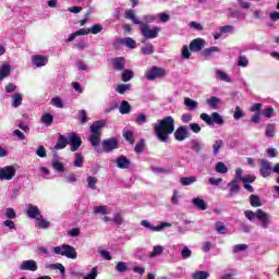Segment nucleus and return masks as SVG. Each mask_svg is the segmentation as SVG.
<instances>
[{
	"instance_id": "30",
	"label": "nucleus",
	"mask_w": 279,
	"mask_h": 279,
	"mask_svg": "<svg viewBox=\"0 0 279 279\" xmlns=\"http://www.w3.org/2000/svg\"><path fill=\"white\" fill-rule=\"evenodd\" d=\"M184 106H186V108H189V110H197L199 102L186 97V98H184Z\"/></svg>"
},
{
	"instance_id": "9",
	"label": "nucleus",
	"mask_w": 279,
	"mask_h": 279,
	"mask_svg": "<svg viewBox=\"0 0 279 279\" xmlns=\"http://www.w3.org/2000/svg\"><path fill=\"white\" fill-rule=\"evenodd\" d=\"M191 136V132H189V128L186 125H181L174 131V138L182 143V141H186Z\"/></svg>"
},
{
	"instance_id": "10",
	"label": "nucleus",
	"mask_w": 279,
	"mask_h": 279,
	"mask_svg": "<svg viewBox=\"0 0 279 279\" xmlns=\"http://www.w3.org/2000/svg\"><path fill=\"white\" fill-rule=\"evenodd\" d=\"M20 271H38V263L34 259L23 260L19 266Z\"/></svg>"
},
{
	"instance_id": "27",
	"label": "nucleus",
	"mask_w": 279,
	"mask_h": 279,
	"mask_svg": "<svg viewBox=\"0 0 279 279\" xmlns=\"http://www.w3.org/2000/svg\"><path fill=\"white\" fill-rule=\"evenodd\" d=\"M113 69H114V71H123V69H125V59L124 58H116L113 60Z\"/></svg>"
},
{
	"instance_id": "15",
	"label": "nucleus",
	"mask_w": 279,
	"mask_h": 279,
	"mask_svg": "<svg viewBox=\"0 0 279 279\" xmlns=\"http://www.w3.org/2000/svg\"><path fill=\"white\" fill-rule=\"evenodd\" d=\"M116 165L118 169H130V167H132V161H130L126 156L121 155L117 158Z\"/></svg>"
},
{
	"instance_id": "11",
	"label": "nucleus",
	"mask_w": 279,
	"mask_h": 279,
	"mask_svg": "<svg viewBox=\"0 0 279 279\" xmlns=\"http://www.w3.org/2000/svg\"><path fill=\"white\" fill-rule=\"evenodd\" d=\"M272 167L271 162L267 159H262L260 160V167H259V173L262 178H269L271 175Z\"/></svg>"
},
{
	"instance_id": "36",
	"label": "nucleus",
	"mask_w": 279,
	"mask_h": 279,
	"mask_svg": "<svg viewBox=\"0 0 279 279\" xmlns=\"http://www.w3.org/2000/svg\"><path fill=\"white\" fill-rule=\"evenodd\" d=\"M215 230H216V232H218V234H228V228L221 221H217L215 223Z\"/></svg>"
},
{
	"instance_id": "4",
	"label": "nucleus",
	"mask_w": 279,
	"mask_h": 279,
	"mask_svg": "<svg viewBox=\"0 0 279 279\" xmlns=\"http://www.w3.org/2000/svg\"><path fill=\"white\" fill-rule=\"evenodd\" d=\"M165 75H167V71L165 69L158 68V66H153L145 73V77H146V80H148V82H153V80H158L160 77H165Z\"/></svg>"
},
{
	"instance_id": "40",
	"label": "nucleus",
	"mask_w": 279,
	"mask_h": 279,
	"mask_svg": "<svg viewBox=\"0 0 279 279\" xmlns=\"http://www.w3.org/2000/svg\"><path fill=\"white\" fill-rule=\"evenodd\" d=\"M23 104V95L21 94H14L12 96V106L13 108H19Z\"/></svg>"
},
{
	"instance_id": "46",
	"label": "nucleus",
	"mask_w": 279,
	"mask_h": 279,
	"mask_svg": "<svg viewBox=\"0 0 279 279\" xmlns=\"http://www.w3.org/2000/svg\"><path fill=\"white\" fill-rule=\"evenodd\" d=\"M265 136H267V138H274V136H276V125L268 124L266 126Z\"/></svg>"
},
{
	"instance_id": "60",
	"label": "nucleus",
	"mask_w": 279,
	"mask_h": 279,
	"mask_svg": "<svg viewBox=\"0 0 279 279\" xmlns=\"http://www.w3.org/2000/svg\"><path fill=\"white\" fill-rule=\"evenodd\" d=\"M7 219H16V211L12 207H8L4 213Z\"/></svg>"
},
{
	"instance_id": "50",
	"label": "nucleus",
	"mask_w": 279,
	"mask_h": 279,
	"mask_svg": "<svg viewBox=\"0 0 279 279\" xmlns=\"http://www.w3.org/2000/svg\"><path fill=\"white\" fill-rule=\"evenodd\" d=\"M243 117H245V112L243 111V109H241V107L236 106L233 112V119L235 121H239L240 119H243Z\"/></svg>"
},
{
	"instance_id": "24",
	"label": "nucleus",
	"mask_w": 279,
	"mask_h": 279,
	"mask_svg": "<svg viewBox=\"0 0 279 279\" xmlns=\"http://www.w3.org/2000/svg\"><path fill=\"white\" fill-rule=\"evenodd\" d=\"M142 45H144V47L141 48V51L144 56H151V53H154L155 49L151 43L146 40V44L142 43Z\"/></svg>"
},
{
	"instance_id": "38",
	"label": "nucleus",
	"mask_w": 279,
	"mask_h": 279,
	"mask_svg": "<svg viewBox=\"0 0 279 279\" xmlns=\"http://www.w3.org/2000/svg\"><path fill=\"white\" fill-rule=\"evenodd\" d=\"M192 278L193 279H208V278H210V274H208L207 271H204V270H197L192 274Z\"/></svg>"
},
{
	"instance_id": "49",
	"label": "nucleus",
	"mask_w": 279,
	"mask_h": 279,
	"mask_svg": "<svg viewBox=\"0 0 279 279\" xmlns=\"http://www.w3.org/2000/svg\"><path fill=\"white\" fill-rule=\"evenodd\" d=\"M94 215H108V207L106 206H95L93 208Z\"/></svg>"
},
{
	"instance_id": "33",
	"label": "nucleus",
	"mask_w": 279,
	"mask_h": 279,
	"mask_svg": "<svg viewBox=\"0 0 279 279\" xmlns=\"http://www.w3.org/2000/svg\"><path fill=\"white\" fill-rule=\"evenodd\" d=\"M220 102L221 100L217 96H213L207 99V106H209V108H213V110H217Z\"/></svg>"
},
{
	"instance_id": "43",
	"label": "nucleus",
	"mask_w": 279,
	"mask_h": 279,
	"mask_svg": "<svg viewBox=\"0 0 279 279\" xmlns=\"http://www.w3.org/2000/svg\"><path fill=\"white\" fill-rule=\"evenodd\" d=\"M215 171L216 173H228V166H226V163H223L222 161H218L216 163V167H215Z\"/></svg>"
},
{
	"instance_id": "44",
	"label": "nucleus",
	"mask_w": 279,
	"mask_h": 279,
	"mask_svg": "<svg viewBox=\"0 0 279 279\" xmlns=\"http://www.w3.org/2000/svg\"><path fill=\"white\" fill-rule=\"evenodd\" d=\"M89 143H92V147H97L99 143H101V134H93L89 136Z\"/></svg>"
},
{
	"instance_id": "2",
	"label": "nucleus",
	"mask_w": 279,
	"mask_h": 279,
	"mask_svg": "<svg viewBox=\"0 0 279 279\" xmlns=\"http://www.w3.org/2000/svg\"><path fill=\"white\" fill-rule=\"evenodd\" d=\"M155 135L160 143H167L169 135L175 132V120L171 116H167L157 123L153 124Z\"/></svg>"
},
{
	"instance_id": "61",
	"label": "nucleus",
	"mask_w": 279,
	"mask_h": 279,
	"mask_svg": "<svg viewBox=\"0 0 279 279\" xmlns=\"http://www.w3.org/2000/svg\"><path fill=\"white\" fill-rule=\"evenodd\" d=\"M49 267H50V269H58L60 271L61 276H64V274H66V269L60 263L51 264Z\"/></svg>"
},
{
	"instance_id": "20",
	"label": "nucleus",
	"mask_w": 279,
	"mask_h": 279,
	"mask_svg": "<svg viewBox=\"0 0 279 279\" xmlns=\"http://www.w3.org/2000/svg\"><path fill=\"white\" fill-rule=\"evenodd\" d=\"M106 126V121L100 120V121H96L90 125V132L92 134H101L100 130L101 128Z\"/></svg>"
},
{
	"instance_id": "25",
	"label": "nucleus",
	"mask_w": 279,
	"mask_h": 279,
	"mask_svg": "<svg viewBox=\"0 0 279 279\" xmlns=\"http://www.w3.org/2000/svg\"><path fill=\"white\" fill-rule=\"evenodd\" d=\"M122 136H123V138H125V141H128V143H130V145H134V143H135L134 131L124 129L122 131Z\"/></svg>"
},
{
	"instance_id": "37",
	"label": "nucleus",
	"mask_w": 279,
	"mask_h": 279,
	"mask_svg": "<svg viewBox=\"0 0 279 279\" xmlns=\"http://www.w3.org/2000/svg\"><path fill=\"white\" fill-rule=\"evenodd\" d=\"M11 68L9 64H3L0 70V82L5 80V77L10 76Z\"/></svg>"
},
{
	"instance_id": "62",
	"label": "nucleus",
	"mask_w": 279,
	"mask_h": 279,
	"mask_svg": "<svg viewBox=\"0 0 279 279\" xmlns=\"http://www.w3.org/2000/svg\"><path fill=\"white\" fill-rule=\"evenodd\" d=\"M192 255H193V251H191V248H189V246H185L181 251V256H182L183 260H186V258H191Z\"/></svg>"
},
{
	"instance_id": "7",
	"label": "nucleus",
	"mask_w": 279,
	"mask_h": 279,
	"mask_svg": "<svg viewBox=\"0 0 279 279\" xmlns=\"http://www.w3.org/2000/svg\"><path fill=\"white\" fill-rule=\"evenodd\" d=\"M257 220L264 230H267L271 226V215L265 213L263 209H257Z\"/></svg>"
},
{
	"instance_id": "5",
	"label": "nucleus",
	"mask_w": 279,
	"mask_h": 279,
	"mask_svg": "<svg viewBox=\"0 0 279 279\" xmlns=\"http://www.w3.org/2000/svg\"><path fill=\"white\" fill-rule=\"evenodd\" d=\"M16 175V168L14 166H5L3 168H0V180H14V177Z\"/></svg>"
},
{
	"instance_id": "54",
	"label": "nucleus",
	"mask_w": 279,
	"mask_h": 279,
	"mask_svg": "<svg viewBox=\"0 0 279 279\" xmlns=\"http://www.w3.org/2000/svg\"><path fill=\"white\" fill-rule=\"evenodd\" d=\"M244 217H246V219H248V221H254V219L258 218V210H256V211L245 210Z\"/></svg>"
},
{
	"instance_id": "59",
	"label": "nucleus",
	"mask_w": 279,
	"mask_h": 279,
	"mask_svg": "<svg viewBox=\"0 0 279 279\" xmlns=\"http://www.w3.org/2000/svg\"><path fill=\"white\" fill-rule=\"evenodd\" d=\"M111 221H113V223H116V226H122L123 225V216L119 213H116V214H113Z\"/></svg>"
},
{
	"instance_id": "34",
	"label": "nucleus",
	"mask_w": 279,
	"mask_h": 279,
	"mask_svg": "<svg viewBox=\"0 0 279 279\" xmlns=\"http://www.w3.org/2000/svg\"><path fill=\"white\" fill-rule=\"evenodd\" d=\"M162 252H165V247L160 245H155L153 251L149 254L150 258H156V256H162Z\"/></svg>"
},
{
	"instance_id": "22",
	"label": "nucleus",
	"mask_w": 279,
	"mask_h": 279,
	"mask_svg": "<svg viewBox=\"0 0 279 279\" xmlns=\"http://www.w3.org/2000/svg\"><path fill=\"white\" fill-rule=\"evenodd\" d=\"M66 145H69V137L66 138V136L60 134L57 144L54 145V149H64Z\"/></svg>"
},
{
	"instance_id": "55",
	"label": "nucleus",
	"mask_w": 279,
	"mask_h": 279,
	"mask_svg": "<svg viewBox=\"0 0 279 279\" xmlns=\"http://www.w3.org/2000/svg\"><path fill=\"white\" fill-rule=\"evenodd\" d=\"M262 114H264L266 119H271V117H276V110L274 107H268L263 110Z\"/></svg>"
},
{
	"instance_id": "23",
	"label": "nucleus",
	"mask_w": 279,
	"mask_h": 279,
	"mask_svg": "<svg viewBox=\"0 0 279 279\" xmlns=\"http://www.w3.org/2000/svg\"><path fill=\"white\" fill-rule=\"evenodd\" d=\"M192 204L198 208V210H206L208 208V205L206 204V201L196 197L192 199Z\"/></svg>"
},
{
	"instance_id": "8",
	"label": "nucleus",
	"mask_w": 279,
	"mask_h": 279,
	"mask_svg": "<svg viewBox=\"0 0 279 279\" xmlns=\"http://www.w3.org/2000/svg\"><path fill=\"white\" fill-rule=\"evenodd\" d=\"M141 226L151 230L153 232H162L165 228H171V222H161L158 226H153L148 220H142Z\"/></svg>"
},
{
	"instance_id": "64",
	"label": "nucleus",
	"mask_w": 279,
	"mask_h": 279,
	"mask_svg": "<svg viewBox=\"0 0 279 279\" xmlns=\"http://www.w3.org/2000/svg\"><path fill=\"white\" fill-rule=\"evenodd\" d=\"M143 149H145V140H141V141L135 145L134 151H135L136 154H143Z\"/></svg>"
},
{
	"instance_id": "41",
	"label": "nucleus",
	"mask_w": 279,
	"mask_h": 279,
	"mask_svg": "<svg viewBox=\"0 0 279 279\" xmlns=\"http://www.w3.org/2000/svg\"><path fill=\"white\" fill-rule=\"evenodd\" d=\"M223 147V141L222 140H216L215 143L213 144V154L214 156H218L219 151Z\"/></svg>"
},
{
	"instance_id": "42",
	"label": "nucleus",
	"mask_w": 279,
	"mask_h": 279,
	"mask_svg": "<svg viewBox=\"0 0 279 279\" xmlns=\"http://www.w3.org/2000/svg\"><path fill=\"white\" fill-rule=\"evenodd\" d=\"M250 204L251 206H253V208H258L260 206H263V203H260V197H258L257 195L252 194L250 196Z\"/></svg>"
},
{
	"instance_id": "1",
	"label": "nucleus",
	"mask_w": 279,
	"mask_h": 279,
	"mask_svg": "<svg viewBox=\"0 0 279 279\" xmlns=\"http://www.w3.org/2000/svg\"><path fill=\"white\" fill-rule=\"evenodd\" d=\"M124 19L132 21L134 25H140V32L143 36L141 43L147 44V40H154V38H158V34L161 32L160 26H154L151 28L149 24L143 23L132 9H129L124 12Z\"/></svg>"
},
{
	"instance_id": "19",
	"label": "nucleus",
	"mask_w": 279,
	"mask_h": 279,
	"mask_svg": "<svg viewBox=\"0 0 279 279\" xmlns=\"http://www.w3.org/2000/svg\"><path fill=\"white\" fill-rule=\"evenodd\" d=\"M229 19H241L242 21H245L247 19V14H245L242 11L234 10V9H229Z\"/></svg>"
},
{
	"instance_id": "58",
	"label": "nucleus",
	"mask_w": 279,
	"mask_h": 279,
	"mask_svg": "<svg viewBox=\"0 0 279 279\" xmlns=\"http://www.w3.org/2000/svg\"><path fill=\"white\" fill-rule=\"evenodd\" d=\"M128 264L124 262H118L116 265V271H119V274H124V271H128Z\"/></svg>"
},
{
	"instance_id": "16",
	"label": "nucleus",
	"mask_w": 279,
	"mask_h": 279,
	"mask_svg": "<svg viewBox=\"0 0 279 279\" xmlns=\"http://www.w3.org/2000/svg\"><path fill=\"white\" fill-rule=\"evenodd\" d=\"M206 46V40L203 38H196L190 43V51H202L203 47Z\"/></svg>"
},
{
	"instance_id": "6",
	"label": "nucleus",
	"mask_w": 279,
	"mask_h": 279,
	"mask_svg": "<svg viewBox=\"0 0 279 279\" xmlns=\"http://www.w3.org/2000/svg\"><path fill=\"white\" fill-rule=\"evenodd\" d=\"M68 145H70L71 151H77L82 147V138L75 132L69 133Z\"/></svg>"
},
{
	"instance_id": "18",
	"label": "nucleus",
	"mask_w": 279,
	"mask_h": 279,
	"mask_svg": "<svg viewBox=\"0 0 279 279\" xmlns=\"http://www.w3.org/2000/svg\"><path fill=\"white\" fill-rule=\"evenodd\" d=\"M191 149L195 151V154H201V151H204L206 149V144L203 142H199L197 140H191Z\"/></svg>"
},
{
	"instance_id": "63",
	"label": "nucleus",
	"mask_w": 279,
	"mask_h": 279,
	"mask_svg": "<svg viewBox=\"0 0 279 279\" xmlns=\"http://www.w3.org/2000/svg\"><path fill=\"white\" fill-rule=\"evenodd\" d=\"M156 21V15L147 14L143 15L142 23H145L146 25H149V23H154Z\"/></svg>"
},
{
	"instance_id": "29",
	"label": "nucleus",
	"mask_w": 279,
	"mask_h": 279,
	"mask_svg": "<svg viewBox=\"0 0 279 279\" xmlns=\"http://www.w3.org/2000/svg\"><path fill=\"white\" fill-rule=\"evenodd\" d=\"M120 43L125 45V47H129V49H136V41L132 37L122 38L120 39Z\"/></svg>"
},
{
	"instance_id": "31",
	"label": "nucleus",
	"mask_w": 279,
	"mask_h": 279,
	"mask_svg": "<svg viewBox=\"0 0 279 279\" xmlns=\"http://www.w3.org/2000/svg\"><path fill=\"white\" fill-rule=\"evenodd\" d=\"M182 186H191L197 182V177H183L180 179Z\"/></svg>"
},
{
	"instance_id": "13",
	"label": "nucleus",
	"mask_w": 279,
	"mask_h": 279,
	"mask_svg": "<svg viewBox=\"0 0 279 279\" xmlns=\"http://www.w3.org/2000/svg\"><path fill=\"white\" fill-rule=\"evenodd\" d=\"M31 60L32 64L37 68L46 66L47 62H49V59L43 54H34L31 57Z\"/></svg>"
},
{
	"instance_id": "32",
	"label": "nucleus",
	"mask_w": 279,
	"mask_h": 279,
	"mask_svg": "<svg viewBox=\"0 0 279 279\" xmlns=\"http://www.w3.org/2000/svg\"><path fill=\"white\" fill-rule=\"evenodd\" d=\"M214 123H216V125H223L225 123L223 117H221L219 112L211 113V125H214Z\"/></svg>"
},
{
	"instance_id": "45",
	"label": "nucleus",
	"mask_w": 279,
	"mask_h": 279,
	"mask_svg": "<svg viewBox=\"0 0 279 279\" xmlns=\"http://www.w3.org/2000/svg\"><path fill=\"white\" fill-rule=\"evenodd\" d=\"M131 89H132V84H120L116 88L117 93H119L120 95H125L126 90H131Z\"/></svg>"
},
{
	"instance_id": "28",
	"label": "nucleus",
	"mask_w": 279,
	"mask_h": 279,
	"mask_svg": "<svg viewBox=\"0 0 279 279\" xmlns=\"http://www.w3.org/2000/svg\"><path fill=\"white\" fill-rule=\"evenodd\" d=\"M120 114H130L132 112V107L130 106V102L126 100H122L120 107H119Z\"/></svg>"
},
{
	"instance_id": "39",
	"label": "nucleus",
	"mask_w": 279,
	"mask_h": 279,
	"mask_svg": "<svg viewBox=\"0 0 279 279\" xmlns=\"http://www.w3.org/2000/svg\"><path fill=\"white\" fill-rule=\"evenodd\" d=\"M219 51H220L219 47L214 46V47L206 48L205 50H203V56H204L206 59H208V58H210V56H213L214 53H217V52H219Z\"/></svg>"
},
{
	"instance_id": "53",
	"label": "nucleus",
	"mask_w": 279,
	"mask_h": 279,
	"mask_svg": "<svg viewBox=\"0 0 279 279\" xmlns=\"http://www.w3.org/2000/svg\"><path fill=\"white\" fill-rule=\"evenodd\" d=\"M248 65H250V60L247 59V57L241 54L238 59V66H242L243 69H245Z\"/></svg>"
},
{
	"instance_id": "52",
	"label": "nucleus",
	"mask_w": 279,
	"mask_h": 279,
	"mask_svg": "<svg viewBox=\"0 0 279 279\" xmlns=\"http://www.w3.org/2000/svg\"><path fill=\"white\" fill-rule=\"evenodd\" d=\"M97 177H87V185L88 189H92V191L97 189Z\"/></svg>"
},
{
	"instance_id": "17",
	"label": "nucleus",
	"mask_w": 279,
	"mask_h": 279,
	"mask_svg": "<svg viewBox=\"0 0 279 279\" xmlns=\"http://www.w3.org/2000/svg\"><path fill=\"white\" fill-rule=\"evenodd\" d=\"M240 184H241V181H236L234 179L228 183L230 197H232V195H236V193H239V191H241Z\"/></svg>"
},
{
	"instance_id": "14",
	"label": "nucleus",
	"mask_w": 279,
	"mask_h": 279,
	"mask_svg": "<svg viewBox=\"0 0 279 279\" xmlns=\"http://www.w3.org/2000/svg\"><path fill=\"white\" fill-rule=\"evenodd\" d=\"M26 215L28 219H37V217L41 216L40 209L36 205H28L26 207Z\"/></svg>"
},
{
	"instance_id": "56",
	"label": "nucleus",
	"mask_w": 279,
	"mask_h": 279,
	"mask_svg": "<svg viewBox=\"0 0 279 279\" xmlns=\"http://www.w3.org/2000/svg\"><path fill=\"white\" fill-rule=\"evenodd\" d=\"M89 29V34H101L104 32V26L101 24H94Z\"/></svg>"
},
{
	"instance_id": "47",
	"label": "nucleus",
	"mask_w": 279,
	"mask_h": 279,
	"mask_svg": "<svg viewBox=\"0 0 279 279\" xmlns=\"http://www.w3.org/2000/svg\"><path fill=\"white\" fill-rule=\"evenodd\" d=\"M74 167H76L78 169L84 167V156H82V154H80V153L75 154Z\"/></svg>"
},
{
	"instance_id": "3",
	"label": "nucleus",
	"mask_w": 279,
	"mask_h": 279,
	"mask_svg": "<svg viewBox=\"0 0 279 279\" xmlns=\"http://www.w3.org/2000/svg\"><path fill=\"white\" fill-rule=\"evenodd\" d=\"M52 254L65 256V258H71L72 260H75V258H77V251L75 250V247L69 244H62L60 246L52 247Z\"/></svg>"
},
{
	"instance_id": "12",
	"label": "nucleus",
	"mask_w": 279,
	"mask_h": 279,
	"mask_svg": "<svg viewBox=\"0 0 279 279\" xmlns=\"http://www.w3.org/2000/svg\"><path fill=\"white\" fill-rule=\"evenodd\" d=\"M118 147L119 141L117 140V137H111L102 142V148L106 154H110V151H113V149H117Z\"/></svg>"
},
{
	"instance_id": "51",
	"label": "nucleus",
	"mask_w": 279,
	"mask_h": 279,
	"mask_svg": "<svg viewBox=\"0 0 279 279\" xmlns=\"http://www.w3.org/2000/svg\"><path fill=\"white\" fill-rule=\"evenodd\" d=\"M135 123L137 125H145V123H147V114H145L143 112L138 113L135 119Z\"/></svg>"
},
{
	"instance_id": "48",
	"label": "nucleus",
	"mask_w": 279,
	"mask_h": 279,
	"mask_svg": "<svg viewBox=\"0 0 279 279\" xmlns=\"http://www.w3.org/2000/svg\"><path fill=\"white\" fill-rule=\"evenodd\" d=\"M133 77H134V71L124 70L122 72V82H130V80H133Z\"/></svg>"
},
{
	"instance_id": "57",
	"label": "nucleus",
	"mask_w": 279,
	"mask_h": 279,
	"mask_svg": "<svg viewBox=\"0 0 279 279\" xmlns=\"http://www.w3.org/2000/svg\"><path fill=\"white\" fill-rule=\"evenodd\" d=\"M41 123L45 125H51V123H53V116H51V113H45L41 117Z\"/></svg>"
},
{
	"instance_id": "26",
	"label": "nucleus",
	"mask_w": 279,
	"mask_h": 279,
	"mask_svg": "<svg viewBox=\"0 0 279 279\" xmlns=\"http://www.w3.org/2000/svg\"><path fill=\"white\" fill-rule=\"evenodd\" d=\"M52 169H54V171H57L58 173H64V163L58 160V156H54L52 160Z\"/></svg>"
},
{
	"instance_id": "35",
	"label": "nucleus",
	"mask_w": 279,
	"mask_h": 279,
	"mask_svg": "<svg viewBox=\"0 0 279 279\" xmlns=\"http://www.w3.org/2000/svg\"><path fill=\"white\" fill-rule=\"evenodd\" d=\"M216 77L218 80H220L221 82H227V83L232 82L230 76H228V74L226 72H223L222 70H216Z\"/></svg>"
},
{
	"instance_id": "21",
	"label": "nucleus",
	"mask_w": 279,
	"mask_h": 279,
	"mask_svg": "<svg viewBox=\"0 0 279 279\" xmlns=\"http://www.w3.org/2000/svg\"><path fill=\"white\" fill-rule=\"evenodd\" d=\"M35 221H36V227L41 228L43 230H47L49 226H51V223L47 219H45L43 214L39 217H37Z\"/></svg>"
}]
</instances>
